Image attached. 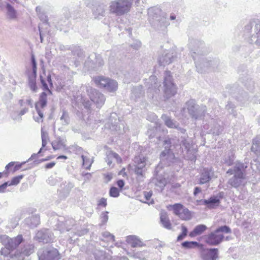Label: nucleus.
<instances>
[{
  "instance_id": "1",
  "label": "nucleus",
  "mask_w": 260,
  "mask_h": 260,
  "mask_svg": "<svg viewBox=\"0 0 260 260\" xmlns=\"http://www.w3.org/2000/svg\"><path fill=\"white\" fill-rule=\"evenodd\" d=\"M45 76V72L43 74L40 75V80L41 82V88L43 90L39 95V101L36 103V109L41 118L43 116L40 109L44 108L47 105V96L52 95V89L53 87L51 76L50 74Z\"/></svg>"
},
{
  "instance_id": "2",
  "label": "nucleus",
  "mask_w": 260,
  "mask_h": 260,
  "mask_svg": "<svg viewBox=\"0 0 260 260\" xmlns=\"http://www.w3.org/2000/svg\"><path fill=\"white\" fill-rule=\"evenodd\" d=\"M132 5L133 0H114L111 2L109 10L111 13L121 16L130 11Z\"/></svg>"
},
{
  "instance_id": "3",
  "label": "nucleus",
  "mask_w": 260,
  "mask_h": 260,
  "mask_svg": "<svg viewBox=\"0 0 260 260\" xmlns=\"http://www.w3.org/2000/svg\"><path fill=\"white\" fill-rule=\"evenodd\" d=\"M92 80L96 86L106 89L109 92L116 91L118 87L117 82L115 80L103 76L94 77Z\"/></svg>"
},
{
  "instance_id": "4",
  "label": "nucleus",
  "mask_w": 260,
  "mask_h": 260,
  "mask_svg": "<svg viewBox=\"0 0 260 260\" xmlns=\"http://www.w3.org/2000/svg\"><path fill=\"white\" fill-rule=\"evenodd\" d=\"M220 232L230 233L231 230L228 226H220L208 236L206 242L211 245H216L219 244L224 238L223 235L220 234Z\"/></svg>"
},
{
  "instance_id": "5",
  "label": "nucleus",
  "mask_w": 260,
  "mask_h": 260,
  "mask_svg": "<svg viewBox=\"0 0 260 260\" xmlns=\"http://www.w3.org/2000/svg\"><path fill=\"white\" fill-rule=\"evenodd\" d=\"M168 210H172L175 215L183 220H188L192 217L191 212L183 205L176 203L167 206Z\"/></svg>"
},
{
  "instance_id": "6",
  "label": "nucleus",
  "mask_w": 260,
  "mask_h": 260,
  "mask_svg": "<svg viewBox=\"0 0 260 260\" xmlns=\"http://www.w3.org/2000/svg\"><path fill=\"white\" fill-rule=\"evenodd\" d=\"M31 61L32 64V74L28 77V85L30 89L36 92L38 90V86L36 83L37 77V62L36 61L35 57L34 54L31 55Z\"/></svg>"
},
{
  "instance_id": "7",
  "label": "nucleus",
  "mask_w": 260,
  "mask_h": 260,
  "mask_svg": "<svg viewBox=\"0 0 260 260\" xmlns=\"http://www.w3.org/2000/svg\"><path fill=\"white\" fill-rule=\"evenodd\" d=\"M89 96L91 101L99 106L104 104L105 98L104 95L95 89H91Z\"/></svg>"
},
{
  "instance_id": "8",
  "label": "nucleus",
  "mask_w": 260,
  "mask_h": 260,
  "mask_svg": "<svg viewBox=\"0 0 260 260\" xmlns=\"http://www.w3.org/2000/svg\"><path fill=\"white\" fill-rule=\"evenodd\" d=\"M7 243L5 244L12 251L16 249L19 245L22 242L23 238L21 235H19L13 238H6Z\"/></svg>"
},
{
  "instance_id": "9",
  "label": "nucleus",
  "mask_w": 260,
  "mask_h": 260,
  "mask_svg": "<svg viewBox=\"0 0 260 260\" xmlns=\"http://www.w3.org/2000/svg\"><path fill=\"white\" fill-rule=\"evenodd\" d=\"M126 241L132 247H142L144 246L143 242L135 236H129L127 237Z\"/></svg>"
},
{
  "instance_id": "10",
  "label": "nucleus",
  "mask_w": 260,
  "mask_h": 260,
  "mask_svg": "<svg viewBox=\"0 0 260 260\" xmlns=\"http://www.w3.org/2000/svg\"><path fill=\"white\" fill-rule=\"evenodd\" d=\"M204 204L207 205L208 208H213L220 204V200L215 197L210 198L208 200H204Z\"/></svg>"
},
{
  "instance_id": "11",
  "label": "nucleus",
  "mask_w": 260,
  "mask_h": 260,
  "mask_svg": "<svg viewBox=\"0 0 260 260\" xmlns=\"http://www.w3.org/2000/svg\"><path fill=\"white\" fill-rule=\"evenodd\" d=\"M66 141L60 138H57L52 142L51 145L54 150H58L66 147Z\"/></svg>"
},
{
  "instance_id": "12",
  "label": "nucleus",
  "mask_w": 260,
  "mask_h": 260,
  "mask_svg": "<svg viewBox=\"0 0 260 260\" xmlns=\"http://www.w3.org/2000/svg\"><path fill=\"white\" fill-rule=\"evenodd\" d=\"M82 159V165L86 170L90 169L92 161L89 158V154L87 152H84L81 155Z\"/></svg>"
},
{
  "instance_id": "13",
  "label": "nucleus",
  "mask_w": 260,
  "mask_h": 260,
  "mask_svg": "<svg viewBox=\"0 0 260 260\" xmlns=\"http://www.w3.org/2000/svg\"><path fill=\"white\" fill-rule=\"evenodd\" d=\"M206 226L204 225H198L192 231L190 232L189 235L191 237H196L203 233L206 230Z\"/></svg>"
},
{
  "instance_id": "14",
  "label": "nucleus",
  "mask_w": 260,
  "mask_h": 260,
  "mask_svg": "<svg viewBox=\"0 0 260 260\" xmlns=\"http://www.w3.org/2000/svg\"><path fill=\"white\" fill-rule=\"evenodd\" d=\"M160 221L163 226L167 229H171V223L166 213H162L160 215Z\"/></svg>"
},
{
  "instance_id": "15",
  "label": "nucleus",
  "mask_w": 260,
  "mask_h": 260,
  "mask_svg": "<svg viewBox=\"0 0 260 260\" xmlns=\"http://www.w3.org/2000/svg\"><path fill=\"white\" fill-rule=\"evenodd\" d=\"M210 179V171H209L208 169H204V172L202 173L201 177L200 179V184H205L209 182Z\"/></svg>"
},
{
  "instance_id": "16",
  "label": "nucleus",
  "mask_w": 260,
  "mask_h": 260,
  "mask_svg": "<svg viewBox=\"0 0 260 260\" xmlns=\"http://www.w3.org/2000/svg\"><path fill=\"white\" fill-rule=\"evenodd\" d=\"M24 175H20L13 177L9 182V186H16L18 185L24 178Z\"/></svg>"
},
{
  "instance_id": "17",
  "label": "nucleus",
  "mask_w": 260,
  "mask_h": 260,
  "mask_svg": "<svg viewBox=\"0 0 260 260\" xmlns=\"http://www.w3.org/2000/svg\"><path fill=\"white\" fill-rule=\"evenodd\" d=\"M6 8L8 11V14L11 19H15L17 18L16 11L10 4H7Z\"/></svg>"
},
{
  "instance_id": "18",
  "label": "nucleus",
  "mask_w": 260,
  "mask_h": 260,
  "mask_svg": "<svg viewBox=\"0 0 260 260\" xmlns=\"http://www.w3.org/2000/svg\"><path fill=\"white\" fill-rule=\"evenodd\" d=\"M200 245V244L197 242H188L185 241L182 243V247L185 248H192L195 247H198Z\"/></svg>"
},
{
  "instance_id": "19",
  "label": "nucleus",
  "mask_w": 260,
  "mask_h": 260,
  "mask_svg": "<svg viewBox=\"0 0 260 260\" xmlns=\"http://www.w3.org/2000/svg\"><path fill=\"white\" fill-rule=\"evenodd\" d=\"M209 252V257H207L205 260H216L217 257V249H210Z\"/></svg>"
},
{
  "instance_id": "20",
  "label": "nucleus",
  "mask_w": 260,
  "mask_h": 260,
  "mask_svg": "<svg viewBox=\"0 0 260 260\" xmlns=\"http://www.w3.org/2000/svg\"><path fill=\"white\" fill-rule=\"evenodd\" d=\"M41 137H42V147H45L47 144L48 141L49 140V138L47 133L44 132L42 131L41 132ZM43 148H41L39 151V153L42 150Z\"/></svg>"
},
{
  "instance_id": "21",
  "label": "nucleus",
  "mask_w": 260,
  "mask_h": 260,
  "mask_svg": "<svg viewBox=\"0 0 260 260\" xmlns=\"http://www.w3.org/2000/svg\"><path fill=\"white\" fill-rule=\"evenodd\" d=\"M234 172L236 173L234 175V178L243 179L244 178V173L241 171L239 167H235L234 169Z\"/></svg>"
},
{
  "instance_id": "22",
  "label": "nucleus",
  "mask_w": 260,
  "mask_h": 260,
  "mask_svg": "<svg viewBox=\"0 0 260 260\" xmlns=\"http://www.w3.org/2000/svg\"><path fill=\"white\" fill-rule=\"evenodd\" d=\"M109 194L111 197L116 198L119 195V190L115 187H112L110 188Z\"/></svg>"
},
{
  "instance_id": "23",
  "label": "nucleus",
  "mask_w": 260,
  "mask_h": 260,
  "mask_svg": "<svg viewBox=\"0 0 260 260\" xmlns=\"http://www.w3.org/2000/svg\"><path fill=\"white\" fill-rule=\"evenodd\" d=\"M182 233L180 234L177 237V240L180 241L182 240L187 234V229L184 225L181 226Z\"/></svg>"
},
{
  "instance_id": "24",
  "label": "nucleus",
  "mask_w": 260,
  "mask_h": 260,
  "mask_svg": "<svg viewBox=\"0 0 260 260\" xmlns=\"http://www.w3.org/2000/svg\"><path fill=\"white\" fill-rule=\"evenodd\" d=\"M12 251V250L10 248L5 245V247L1 249L0 252L2 255L6 256L10 255Z\"/></svg>"
},
{
  "instance_id": "25",
  "label": "nucleus",
  "mask_w": 260,
  "mask_h": 260,
  "mask_svg": "<svg viewBox=\"0 0 260 260\" xmlns=\"http://www.w3.org/2000/svg\"><path fill=\"white\" fill-rule=\"evenodd\" d=\"M107 205V199L105 198H104L101 199L99 201L98 203V206H102L104 207H106Z\"/></svg>"
},
{
  "instance_id": "26",
  "label": "nucleus",
  "mask_w": 260,
  "mask_h": 260,
  "mask_svg": "<svg viewBox=\"0 0 260 260\" xmlns=\"http://www.w3.org/2000/svg\"><path fill=\"white\" fill-rule=\"evenodd\" d=\"M103 236L107 237L109 239V240L114 242L115 241V237L113 235H111L109 233H105L103 234Z\"/></svg>"
},
{
  "instance_id": "27",
  "label": "nucleus",
  "mask_w": 260,
  "mask_h": 260,
  "mask_svg": "<svg viewBox=\"0 0 260 260\" xmlns=\"http://www.w3.org/2000/svg\"><path fill=\"white\" fill-rule=\"evenodd\" d=\"M9 186V182H5L2 185H0V192H4L7 187Z\"/></svg>"
},
{
  "instance_id": "28",
  "label": "nucleus",
  "mask_w": 260,
  "mask_h": 260,
  "mask_svg": "<svg viewBox=\"0 0 260 260\" xmlns=\"http://www.w3.org/2000/svg\"><path fill=\"white\" fill-rule=\"evenodd\" d=\"M165 124L169 127H173L174 126V123L172 121V120L170 119H168L165 121Z\"/></svg>"
},
{
  "instance_id": "29",
  "label": "nucleus",
  "mask_w": 260,
  "mask_h": 260,
  "mask_svg": "<svg viewBox=\"0 0 260 260\" xmlns=\"http://www.w3.org/2000/svg\"><path fill=\"white\" fill-rule=\"evenodd\" d=\"M56 163L55 162H51L49 163H48L45 165V168L46 169H49L53 168L55 165Z\"/></svg>"
},
{
  "instance_id": "30",
  "label": "nucleus",
  "mask_w": 260,
  "mask_h": 260,
  "mask_svg": "<svg viewBox=\"0 0 260 260\" xmlns=\"http://www.w3.org/2000/svg\"><path fill=\"white\" fill-rule=\"evenodd\" d=\"M116 184L117 186L120 188V189H122L124 185V182L122 180H119L117 181Z\"/></svg>"
},
{
  "instance_id": "31",
  "label": "nucleus",
  "mask_w": 260,
  "mask_h": 260,
  "mask_svg": "<svg viewBox=\"0 0 260 260\" xmlns=\"http://www.w3.org/2000/svg\"><path fill=\"white\" fill-rule=\"evenodd\" d=\"M152 194V193L151 192H145L144 196L146 198V200L147 201H149L150 200V198L151 197Z\"/></svg>"
},
{
  "instance_id": "32",
  "label": "nucleus",
  "mask_w": 260,
  "mask_h": 260,
  "mask_svg": "<svg viewBox=\"0 0 260 260\" xmlns=\"http://www.w3.org/2000/svg\"><path fill=\"white\" fill-rule=\"evenodd\" d=\"M83 104L84 106L85 107L87 108H90L91 106V103L89 101H86V102H83Z\"/></svg>"
},
{
  "instance_id": "33",
  "label": "nucleus",
  "mask_w": 260,
  "mask_h": 260,
  "mask_svg": "<svg viewBox=\"0 0 260 260\" xmlns=\"http://www.w3.org/2000/svg\"><path fill=\"white\" fill-rule=\"evenodd\" d=\"M15 165V162H9L6 166V170H9L10 168L13 167Z\"/></svg>"
},
{
  "instance_id": "34",
  "label": "nucleus",
  "mask_w": 260,
  "mask_h": 260,
  "mask_svg": "<svg viewBox=\"0 0 260 260\" xmlns=\"http://www.w3.org/2000/svg\"><path fill=\"white\" fill-rule=\"evenodd\" d=\"M201 191V190L200 188H199L198 187H195V188L194 189L193 194L194 196H196L198 193H200Z\"/></svg>"
},
{
  "instance_id": "35",
  "label": "nucleus",
  "mask_w": 260,
  "mask_h": 260,
  "mask_svg": "<svg viewBox=\"0 0 260 260\" xmlns=\"http://www.w3.org/2000/svg\"><path fill=\"white\" fill-rule=\"evenodd\" d=\"M54 157L55 156L54 155H50V156H47L46 158L43 159L42 160V161H47V160H50L51 159L54 158Z\"/></svg>"
},
{
  "instance_id": "36",
  "label": "nucleus",
  "mask_w": 260,
  "mask_h": 260,
  "mask_svg": "<svg viewBox=\"0 0 260 260\" xmlns=\"http://www.w3.org/2000/svg\"><path fill=\"white\" fill-rule=\"evenodd\" d=\"M181 187V184L180 183H176L175 184H174L173 186H172V187L174 188H179Z\"/></svg>"
},
{
  "instance_id": "37",
  "label": "nucleus",
  "mask_w": 260,
  "mask_h": 260,
  "mask_svg": "<svg viewBox=\"0 0 260 260\" xmlns=\"http://www.w3.org/2000/svg\"><path fill=\"white\" fill-rule=\"evenodd\" d=\"M231 184L236 187H238L239 185V183H236L234 181H231Z\"/></svg>"
},
{
  "instance_id": "38",
  "label": "nucleus",
  "mask_w": 260,
  "mask_h": 260,
  "mask_svg": "<svg viewBox=\"0 0 260 260\" xmlns=\"http://www.w3.org/2000/svg\"><path fill=\"white\" fill-rule=\"evenodd\" d=\"M146 161V158L144 157H143L142 158H140V162H138V163L139 164L140 163L145 164Z\"/></svg>"
},
{
  "instance_id": "39",
  "label": "nucleus",
  "mask_w": 260,
  "mask_h": 260,
  "mask_svg": "<svg viewBox=\"0 0 260 260\" xmlns=\"http://www.w3.org/2000/svg\"><path fill=\"white\" fill-rule=\"evenodd\" d=\"M60 158H64V159H67V157L65 155H60L58 157H57V159H60Z\"/></svg>"
},
{
  "instance_id": "40",
  "label": "nucleus",
  "mask_w": 260,
  "mask_h": 260,
  "mask_svg": "<svg viewBox=\"0 0 260 260\" xmlns=\"http://www.w3.org/2000/svg\"><path fill=\"white\" fill-rule=\"evenodd\" d=\"M234 170H233L232 169H230L228 171L227 173H230V174H233L234 173Z\"/></svg>"
},
{
  "instance_id": "41",
  "label": "nucleus",
  "mask_w": 260,
  "mask_h": 260,
  "mask_svg": "<svg viewBox=\"0 0 260 260\" xmlns=\"http://www.w3.org/2000/svg\"><path fill=\"white\" fill-rule=\"evenodd\" d=\"M170 18L172 20H174L175 19V16H170Z\"/></svg>"
},
{
  "instance_id": "42",
  "label": "nucleus",
  "mask_w": 260,
  "mask_h": 260,
  "mask_svg": "<svg viewBox=\"0 0 260 260\" xmlns=\"http://www.w3.org/2000/svg\"><path fill=\"white\" fill-rule=\"evenodd\" d=\"M107 177H108L109 180L111 179V176L110 175H107Z\"/></svg>"
},
{
  "instance_id": "43",
  "label": "nucleus",
  "mask_w": 260,
  "mask_h": 260,
  "mask_svg": "<svg viewBox=\"0 0 260 260\" xmlns=\"http://www.w3.org/2000/svg\"><path fill=\"white\" fill-rule=\"evenodd\" d=\"M114 156L115 157H116V156H118V155L117 154H116V153H114Z\"/></svg>"
},
{
  "instance_id": "44",
  "label": "nucleus",
  "mask_w": 260,
  "mask_h": 260,
  "mask_svg": "<svg viewBox=\"0 0 260 260\" xmlns=\"http://www.w3.org/2000/svg\"><path fill=\"white\" fill-rule=\"evenodd\" d=\"M2 173L0 172V178L2 177Z\"/></svg>"
},
{
  "instance_id": "45",
  "label": "nucleus",
  "mask_w": 260,
  "mask_h": 260,
  "mask_svg": "<svg viewBox=\"0 0 260 260\" xmlns=\"http://www.w3.org/2000/svg\"><path fill=\"white\" fill-rule=\"evenodd\" d=\"M63 86H64V85H62L61 86V88H62Z\"/></svg>"
},
{
  "instance_id": "46",
  "label": "nucleus",
  "mask_w": 260,
  "mask_h": 260,
  "mask_svg": "<svg viewBox=\"0 0 260 260\" xmlns=\"http://www.w3.org/2000/svg\"><path fill=\"white\" fill-rule=\"evenodd\" d=\"M172 86H174V84L173 83H171Z\"/></svg>"
},
{
  "instance_id": "47",
  "label": "nucleus",
  "mask_w": 260,
  "mask_h": 260,
  "mask_svg": "<svg viewBox=\"0 0 260 260\" xmlns=\"http://www.w3.org/2000/svg\"><path fill=\"white\" fill-rule=\"evenodd\" d=\"M145 164L143 165V166H142L143 167H145Z\"/></svg>"
}]
</instances>
